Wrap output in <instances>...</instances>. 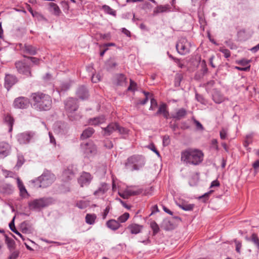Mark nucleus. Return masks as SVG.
<instances>
[{
    "label": "nucleus",
    "instance_id": "7ed1b4c3",
    "mask_svg": "<svg viewBox=\"0 0 259 259\" xmlns=\"http://www.w3.org/2000/svg\"><path fill=\"white\" fill-rule=\"evenodd\" d=\"M56 200L52 197H44L34 199L28 202L30 209L35 211H40L51 205L55 204Z\"/></svg>",
    "mask_w": 259,
    "mask_h": 259
},
{
    "label": "nucleus",
    "instance_id": "79ce46f5",
    "mask_svg": "<svg viewBox=\"0 0 259 259\" xmlns=\"http://www.w3.org/2000/svg\"><path fill=\"white\" fill-rule=\"evenodd\" d=\"M2 188L4 193L10 194L13 192L14 188L11 184H5L2 186Z\"/></svg>",
    "mask_w": 259,
    "mask_h": 259
},
{
    "label": "nucleus",
    "instance_id": "49530a36",
    "mask_svg": "<svg viewBox=\"0 0 259 259\" xmlns=\"http://www.w3.org/2000/svg\"><path fill=\"white\" fill-rule=\"evenodd\" d=\"M150 227L153 231V236H155L160 231L159 226L154 221L150 223Z\"/></svg>",
    "mask_w": 259,
    "mask_h": 259
},
{
    "label": "nucleus",
    "instance_id": "e2e57ef3",
    "mask_svg": "<svg viewBox=\"0 0 259 259\" xmlns=\"http://www.w3.org/2000/svg\"><path fill=\"white\" fill-rule=\"evenodd\" d=\"M251 62L250 60H247L246 59H242L241 60L237 61V63L243 66H245L249 64Z\"/></svg>",
    "mask_w": 259,
    "mask_h": 259
},
{
    "label": "nucleus",
    "instance_id": "cd10ccee",
    "mask_svg": "<svg viewBox=\"0 0 259 259\" xmlns=\"http://www.w3.org/2000/svg\"><path fill=\"white\" fill-rule=\"evenodd\" d=\"M95 133V130L93 127H89L85 129L80 135L81 140H85L92 136Z\"/></svg>",
    "mask_w": 259,
    "mask_h": 259
},
{
    "label": "nucleus",
    "instance_id": "5701e85b",
    "mask_svg": "<svg viewBox=\"0 0 259 259\" xmlns=\"http://www.w3.org/2000/svg\"><path fill=\"white\" fill-rule=\"evenodd\" d=\"M187 114V110L183 108H180L177 110L175 114H171L170 118L175 119L177 120H179L183 118H184Z\"/></svg>",
    "mask_w": 259,
    "mask_h": 259
},
{
    "label": "nucleus",
    "instance_id": "c9c22d12",
    "mask_svg": "<svg viewBox=\"0 0 259 259\" xmlns=\"http://www.w3.org/2000/svg\"><path fill=\"white\" fill-rule=\"evenodd\" d=\"M116 131H117L120 135H122L123 138H125V136L128 135L129 130L127 128L120 126L118 123Z\"/></svg>",
    "mask_w": 259,
    "mask_h": 259
},
{
    "label": "nucleus",
    "instance_id": "69168bd1",
    "mask_svg": "<svg viewBox=\"0 0 259 259\" xmlns=\"http://www.w3.org/2000/svg\"><path fill=\"white\" fill-rule=\"evenodd\" d=\"M220 51L222 52L223 54H224V56L226 58H229L231 56L230 51L228 49L225 48H220Z\"/></svg>",
    "mask_w": 259,
    "mask_h": 259
},
{
    "label": "nucleus",
    "instance_id": "f03ea898",
    "mask_svg": "<svg viewBox=\"0 0 259 259\" xmlns=\"http://www.w3.org/2000/svg\"><path fill=\"white\" fill-rule=\"evenodd\" d=\"M204 154L198 149L188 148L181 152V161L186 164L197 165L203 160Z\"/></svg>",
    "mask_w": 259,
    "mask_h": 259
},
{
    "label": "nucleus",
    "instance_id": "0e129e2a",
    "mask_svg": "<svg viewBox=\"0 0 259 259\" xmlns=\"http://www.w3.org/2000/svg\"><path fill=\"white\" fill-rule=\"evenodd\" d=\"M195 99L198 102H200V103H204L205 100L203 96L202 95L198 94L197 92L195 93Z\"/></svg>",
    "mask_w": 259,
    "mask_h": 259
},
{
    "label": "nucleus",
    "instance_id": "338daca9",
    "mask_svg": "<svg viewBox=\"0 0 259 259\" xmlns=\"http://www.w3.org/2000/svg\"><path fill=\"white\" fill-rule=\"evenodd\" d=\"M149 149L152 150L153 152H154L157 156H160V154L159 151L156 149L154 144L153 143L150 144L148 146Z\"/></svg>",
    "mask_w": 259,
    "mask_h": 259
},
{
    "label": "nucleus",
    "instance_id": "5fc2aeb1",
    "mask_svg": "<svg viewBox=\"0 0 259 259\" xmlns=\"http://www.w3.org/2000/svg\"><path fill=\"white\" fill-rule=\"evenodd\" d=\"M89 205V202L84 200L78 201L76 203V206L80 209H84Z\"/></svg>",
    "mask_w": 259,
    "mask_h": 259
},
{
    "label": "nucleus",
    "instance_id": "052dcab7",
    "mask_svg": "<svg viewBox=\"0 0 259 259\" xmlns=\"http://www.w3.org/2000/svg\"><path fill=\"white\" fill-rule=\"evenodd\" d=\"M104 146L108 149H111L113 147L112 142L109 140H105L103 141Z\"/></svg>",
    "mask_w": 259,
    "mask_h": 259
},
{
    "label": "nucleus",
    "instance_id": "680f3d73",
    "mask_svg": "<svg viewBox=\"0 0 259 259\" xmlns=\"http://www.w3.org/2000/svg\"><path fill=\"white\" fill-rule=\"evenodd\" d=\"M100 37L104 40H110L111 39V34L110 32H108L107 33H100Z\"/></svg>",
    "mask_w": 259,
    "mask_h": 259
},
{
    "label": "nucleus",
    "instance_id": "6e6552de",
    "mask_svg": "<svg viewBox=\"0 0 259 259\" xmlns=\"http://www.w3.org/2000/svg\"><path fill=\"white\" fill-rule=\"evenodd\" d=\"M40 182H39V186L42 188H46L50 185L54 181L55 176L48 171H44V173L38 177Z\"/></svg>",
    "mask_w": 259,
    "mask_h": 259
},
{
    "label": "nucleus",
    "instance_id": "c756f323",
    "mask_svg": "<svg viewBox=\"0 0 259 259\" xmlns=\"http://www.w3.org/2000/svg\"><path fill=\"white\" fill-rule=\"evenodd\" d=\"M142 228V226L136 224H131L127 227V229L130 230V232L133 234L139 233Z\"/></svg>",
    "mask_w": 259,
    "mask_h": 259
},
{
    "label": "nucleus",
    "instance_id": "6ab92c4d",
    "mask_svg": "<svg viewBox=\"0 0 259 259\" xmlns=\"http://www.w3.org/2000/svg\"><path fill=\"white\" fill-rule=\"evenodd\" d=\"M162 114L163 116L166 119L170 118L169 113L167 110V105L165 103H162L159 106L157 111L155 113V116H158Z\"/></svg>",
    "mask_w": 259,
    "mask_h": 259
},
{
    "label": "nucleus",
    "instance_id": "8fccbe9b",
    "mask_svg": "<svg viewBox=\"0 0 259 259\" xmlns=\"http://www.w3.org/2000/svg\"><path fill=\"white\" fill-rule=\"evenodd\" d=\"M253 137V134L251 133L248 134L245 137V139L243 143V145L244 147H247L252 142V138Z\"/></svg>",
    "mask_w": 259,
    "mask_h": 259
},
{
    "label": "nucleus",
    "instance_id": "a18cd8bd",
    "mask_svg": "<svg viewBox=\"0 0 259 259\" xmlns=\"http://www.w3.org/2000/svg\"><path fill=\"white\" fill-rule=\"evenodd\" d=\"M106 67L108 70L114 69L118 64L112 59L108 60L106 63Z\"/></svg>",
    "mask_w": 259,
    "mask_h": 259
},
{
    "label": "nucleus",
    "instance_id": "473e14b6",
    "mask_svg": "<svg viewBox=\"0 0 259 259\" xmlns=\"http://www.w3.org/2000/svg\"><path fill=\"white\" fill-rule=\"evenodd\" d=\"M101 10L106 14L111 15L113 17L116 16V11L108 5H104L102 6Z\"/></svg>",
    "mask_w": 259,
    "mask_h": 259
},
{
    "label": "nucleus",
    "instance_id": "7c9ffc66",
    "mask_svg": "<svg viewBox=\"0 0 259 259\" xmlns=\"http://www.w3.org/2000/svg\"><path fill=\"white\" fill-rule=\"evenodd\" d=\"M162 226L164 230L166 231L173 230L175 228V225L174 223L169 219H166L163 220Z\"/></svg>",
    "mask_w": 259,
    "mask_h": 259
},
{
    "label": "nucleus",
    "instance_id": "9b49d317",
    "mask_svg": "<svg viewBox=\"0 0 259 259\" xmlns=\"http://www.w3.org/2000/svg\"><path fill=\"white\" fill-rule=\"evenodd\" d=\"M65 109L67 113L76 111L78 108L77 99L73 98H69L64 101Z\"/></svg>",
    "mask_w": 259,
    "mask_h": 259
},
{
    "label": "nucleus",
    "instance_id": "b1692460",
    "mask_svg": "<svg viewBox=\"0 0 259 259\" xmlns=\"http://www.w3.org/2000/svg\"><path fill=\"white\" fill-rule=\"evenodd\" d=\"M49 10L54 15L59 16L61 14V11L59 6L55 3H49L48 4Z\"/></svg>",
    "mask_w": 259,
    "mask_h": 259
},
{
    "label": "nucleus",
    "instance_id": "bf43d9fd",
    "mask_svg": "<svg viewBox=\"0 0 259 259\" xmlns=\"http://www.w3.org/2000/svg\"><path fill=\"white\" fill-rule=\"evenodd\" d=\"M8 259H17L19 255V251L18 250L11 251Z\"/></svg>",
    "mask_w": 259,
    "mask_h": 259
},
{
    "label": "nucleus",
    "instance_id": "2f4dec72",
    "mask_svg": "<svg viewBox=\"0 0 259 259\" xmlns=\"http://www.w3.org/2000/svg\"><path fill=\"white\" fill-rule=\"evenodd\" d=\"M108 190V185L106 183H102L101 187L94 192V195L95 196L103 195Z\"/></svg>",
    "mask_w": 259,
    "mask_h": 259
},
{
    "label": "nucleus",
    "instance_id": "c85d7f7f",
    "mask_svg": "<svg viewBox=\"0 0 259 259\" xmlns=\"http://www.w3.org/2000/svg\"><path fill=\"white\" fill-rule=\"evenodd\" d=\"M33 17L36 18L37 21L41 22L42 24L49 22L48 20L41 14L35 12L33 13L31 9L29 10Z\"/></svg>",
    "mask_w": 259,
    "mask_h": 259
},
{
    "label": "nucleus",
    "instance_id": "09e8293b",
    "mask_svg": "<svg viewBox=\"0 0 259 259\" xmlns=\"http://www.w3.org/2000/svg\"><path fill=\"white\" fill-rule=\"evenodd\" d=\"M183 79V76L182 74L177 73L175 75L174 85L176 87H179L181 85V82Z\"/></svg>",
    "mask_w": 259,
    "mask_h": 259
},
{
    "label": "nucleus",
    "instance_id": "de8ad7c7",
    "mask_svg": "<svg viewBox=\"0 0 259 259\" xmlns=\"http://www.w3.org/2000/svg\"><path fill=\"white\" fill-rule=\"evenodd\" d=\"M214 192L213 190H211L208 192L204 193L203 195L199 197L198 199L201 200L202 202L205 203L209 199V196L211 194H212Z\"/></svg>",
    "mask_w": 259,
    "mask_h": 259
},
{
    "label": "nucleus",
    "instance_id": "4c0bfd02",
    "mask_svg": "<svg viewBox=\"0 0 259 259\" xmlns=\"http://www.w3.org/2000/svg\"><path fill=\"white\" fill-rule=\"evenodd\" d=\"M14 220H15V217L13 218L12 221L9 223L10 229L14 233H15L16 234L19 236L23 240H24L25 238H24V236L19 232H18V230L15 228V226L14 224Z\"/></svg>",
    "mask_w": 259,
    "mask_h": 259
},
{
    "label": "nucleus",
    "instance_id": "ea45409f",
    "mask_svg": "<svg viewBox=\"0 0 259 259\" xmlns=\"http://www.w3.org/2000/svg\"><path fill=\"white\" fill-rule=\"evenodd\" d=\"M246 239L247 241H250L252 242L257 247L258 249H259V238L255 233H253L250 238L246 237Z\"/></svg>",
    "mask_w": 259,
    "mask_h": 259
},
{
    "label": "nucleus",
    "instance_id": "2eb2a0df",
    "mask_svg": "<svg viewBox=\"0 0 259 259\" xmlns=\"http://www.w3.org/2000/svg\"><path fill=\"white\" fill-rule=\"evenodd\" d=\"M18 81V79L15 75L11 74H6L4 83L5 87L7 91H9Z\"/></svg>",
    "mask_w": 259,
    "mask_h": 259
},
{
    "label": "nucleus",
    "instance_id": "a19ab883",
    "mask_svg": "<svg viewBox=\"0 0 259 259\" xmlns=\"http://www.w3.org/2000/svg\"><path fill=\"white\" fill-rule=\"evenodd\" d=\"M170 7L168 5L165 6H157L156 9L154 10V14H157L159 13H163L168 11Z\"/></svg>",
    "mask_w": 259,
    "mask_h": 259
},
{
    "label": "nucleus",
    "instance_id": "864d4df0",
    "mask_svg": "<svg viewBox=\"0 0 259 259\" xmlns=\"http://www.w3.org/2000/svg\"><path fill=\"white\" fill-rule=\"evenodd\" d=\"M130 217V214L128 212H124L123 214L119 216L117 218V221H118V223H125L129 218Z\"/></svg>",
    "mask_w": 259,
    "mask_h": 259
},
{
    "label": "nucleus",
    "instance_id": "6e6d98bb",
    "mask_svg": "<svg viewBox=\"0 0 259 259\" xmlns=\"http://www.w3.org/2000/svg\"><path fill=\"white\" fill-rule=\"evenodd\" d=\"M28 224L26 222H23L21 224V228L22 232L23 233H30V230L28 227Z\"/></svg>",
    "mask_w": 259,
    "mask_h": 259
},
{
    "label": "nucleus",
    "instance_id": "f704fd0d",
    "mask_svg": "<svg viewBox=\"0 0 259 259\" xmlns=\"http://www.w3.org/2000/svg\"><path fill=\"white\" fill-rule=\"evenodd\" d=\"M97 215L95 213H87L85 215V220L87 224L93 225L95 223Z\"/></svg>",
    "mask_w": 259,
    "mask_h": 259
},
{
    "label": "nucleus",
    "instance_id": "423d86ee",
    "mask_svg": "<svg viewBox=\"0 0 259 259\" xmlns=\"http://www.w3.org/2000/svg\"><path fill=\"white\" fill-rule=\"evenodd\" d=\"M80 146L81 151L85 157H93L97 153V147L93 141L90 140L87 142H82Z\"/></svg>",
    "mask_w": 259,
    "mask_h": 259
},
{
    "label": "nucleus",
    "instance_id": "9d476101",
    "mask_svg": "<svg viewBox=\"0 0 259 259\" xmlns=\"http://www.w3.org/2000/svg\"><path fill=\"white\" fill-rule=\"evenodd\" d=\"M35 133L31 131H26L17 135L16 139L20 144H27L33 139Z\"/></svg>",
    "mask_w": 259,
    "mask_h": 259
},
{
    "label": "nucleus",
    "instance_id": "393cba45",
    "mask_svg": "<svg viewBox=\"0 0 259 259\" xmlns=\"http://www.w3.org/2000/svg\"><path fill=\"white\" fill-rule=\"evenodd\" d=\"M115 79L116 84L118 86L125 85L127 83V78L123 73H118L116 74Z\"/></svg>",
    "mask_w": 259,
    "mask_h": 259
},
{
    "label": "nucleus",
    "instance_id": "bb28decb",
    "mask_svg": "<svg viewBox=\"0 0 259 259\" xmlns=\"http://www.w3.org/2000/svg\"><path fill=\"white\" fill-rule=\"evenodd\" d=\"M72 83V81H63L60 84L59 88L58 89L60 94L64 93L67 91L71 87Z\"/></svg>",
    "mask_w": 259,
    "mask_h": 259
},
{
    "label": "nucleus",
    "instance_id": "39448f33",
    "mask_svg": "<svg viewBox=\"0 0 259 259\" xmlns=\"http://www.w3.org/2000/svg\"><path fill=\"white\" fill-rule=\"evenodd\" d=\"M145 164V157L141 155H133L127 159L125 166L132 167V170H138Z\"/></svg>",
    "mask_w": 259,
    "mask_h": 259
},
{
    "label": "nucleus",
    "instance_id": "4be33fe9",
    "mask_svg": "<svg viewBox=\"0 0 259 259\" xmlns=\"http://www.w3.org/2000/svg\"><path fill=\"white\" fill-rule=\"evenodd\" d=\"M106 226L108 228L114 231L118 230L121 226L118 221L115 219H110L107 221Z\"/></svg>",
    "mask_w": 259,
    "mask_h": 259
},
{
    "label": "nucleus",
    "instance_id": "aec40b11",
    "mask_svg": "<svg viewBox=\"0 0 259 259\" xmlns=\"http://www.w3.org/2000/svg\"><path fill=\"white\" fill-rule=\"evenodd\" d=\"M213 101L217 104H220L225 101V98L220 91L215 89L213 90L212 95Z\"/></svg>",
    "mask_w": 259,
    "mask_h": 259
},
{
    "label": "nucleus",
    "instance_id": "20e7f679",
    "mask_svg": "<svg viewBox=\"0 0 259 259\" xmlns=\"http://www.w3.org/2000/svg\"><path fill=\"white\" fill-rule=\"evenodd\" d=\"M15 66L18 73L26 77H31L32 76L31 72L32 65L30 61L26 58L25 59L15 62Z\"/></svg>",
    "mask_w": 259,
    "mask_h": 259
},
{
    "label": "nucleus",
    "instance_id": "1a4fd4ad",
    "mask_svg": "<svg viewBox=\"0 0 259 259\" xmlns=\"http://www.w3.org/2000/svg\"><path fill=\"white\" fill-rule=\"evenodd\" d=\"M18 46L22 55L34 56L37 53L38 50L36 46L27 43L24 44L20 43Z\"/></svg>",
    "mask_w": 259,
    "mask_h": 259
},
{
    "label": "nucleus",
    "instance_id": "774afa93",
    "mask_svg": "<svg viewBox=\"0 0 259 259\" xmlns=\"http://www.w3.org/2000/svg\"><path fill=\"white\" fill-rule=\"evenodd\" d=\"M194 122L195 124L197 130L201 131L204 130V128L203 126L199 121L195 119H194Z\"/></svg>",
    "mask_w": 259,
    "mask_h": 259
},
{
    "label": "nucleus",
    "instance_id": "f257e3e1",
    "mask_svg": "<svg viewBox=\"0 0 259 259\" xmlns=\"http://www.w3.org/2000/svg\"><path fill=\"white\" fill-rule=\"evenodd\" d=\"M30 98L32 107L37 111H48L52 107L51 97L47 94L37 92L32 93Z\"/></svg>",
    "mask_w": 259,
    "mask_h": 259
},
{
    "label": "nucleus",
    "instance_id": "37998d69",
    "mask_svg": "<svg viewBox=\"0 0 259 259\" xmlns=\"http://www.w3.org/2000/svg\"><path fill=\"white\" fill-rule=\"evenodd\" d=\"M125 190L129 197L131 196L138 195L143 193V189H139L137 190H133L132 189H126Z\"/></svg>",
    "mask_w": 259,
    "mask_h": 259
},
{
    "label": "nucleus",
    "instance_id": "13d9d810",
    "mask_svg": "<svg viewBox=\"0 0 259 259\" xmlns=\"http://www.w3.org/2000/svg\"><path fill=\"white\" fill-rule=\"evenodd\" d=\"M170 143V140L168 135H164L162 137V145L164 147L168 146Z\"/></svg>",
    "mask_w": 259,
    "mask_h": 259
},
{
    "label": "nucleus",
    "instance_id": "a878e982",
    "mask_svg": "<svg viewBox=\"0 0 259 259\" xmlns=\"http://www.w3.org/2000/svg\"><path fill=\"white\" fill-rule=\"evenodd\" d=\"M4 120V123L9 127V132H11L13 130V126L14 122L13 117L9 114H7L5 115Z\"/></svg>",
    "mask_w": 259,
    "mask_h": 259
},
{
    "label": "nucleus",
    "instance_id": "4d7b16f0",
    "mask_svg": "<svg viewBox=\"0 0 259 259\" xmlns=\"http://www.w3.org/2000/svg\"><path fill=\"white\" fill-rule=\"evenodd\" d=\"M201 69L200 70L202 75L204 76L205 74H206L208 72V68L207 67L206 63L205 60H203L202 61L201 64Z\"/></svg>",
    "mask_w": 259,
    "mask_h": 259
},
{
    "label": "nucleus",
    "instance_id": "f8f14e48",
    "mask_svg": "<svg viewBox=\"0 0 259 259\" xmlns=\"http://www.w3.org/2000/svg\"><path fill=\"white\" fill-rule=\"evenodd\" d=\"M93 176L90 173L83 171L81 173L79 177L78 178V183L80 187L87 186L90 185L93 180Z\"/></svg>",
    "mask_w": 259,
    "mask_h": 259
},
{
    "label": "nucleus",
    "instance_id": "603ef678",
    "mask_svg": "<svg viewBox=\"0 0 259 259\" xmlns=\"http://www.w3.org/2000/svg\"><path fill=\"white\" fill-rule=\"evenodd\" d=\"M137 83L132 79H130V85L127 89V91L135 92L137 90Z\"/></svg>",
    "mask_w": 259,
    "mask_h": 259
},
{
    "label": "nucleus",
    "instance_id": "412c9836",
    "mask_svg": "<svg viewBox=\"0 0 259 259\" xmlns=\"http://www.w3.org/2000/svg\"><path fill=\"white\" fill-rule=\"evenodd\" d=\"M105 121V118L104 115L99 116L97 117L90 118L88 119V123L91 125L96 126L102 124Z\"/></svg>",
    "mask_w": 259,
    "mask_h": 259
},
{
    "label": "nucleus",
    "instance_id": "f3484780",
    "mask_svg": "<svg viewBox=\"0 0 259 259\" xmlns=\"http://www.w3.org/2000/svg\"><path fill=\"white\" fill-rule=\"evenodd\" d=\"M11 146L7 142H0V158H4L10 153Z\"/></svg>",
    "mask_w": 259,
    "mask_h": 259
},
{
    "label": "nucleus",
    "instance_id": "58836bf2",
    "mask_svg": "<svg viewBox=\"0 0 259 259\" xmlns=\"http://www.w3.org/2000/svg\"><path fill=\"white\" fill-rule=\"evenodd\" d=\"M23 57L30 61L32 66L33 65H38L39 64L40 60L38 58L34 57L32 56H28L25 55H23Z\"/></svg>",
    "mask_w": 259,
    "mask_h": 259
},
{
    "label": "nucleus",
    "instance_id": "dca6fc26",
    "mask_svg": "<svg viewBox=\"0 0 259 259\" xmlns=\"http://www.w3.org/2000/svg\"><path fill=\"white\" fill-rule=\"evenodd\" d=\"M118 122H112L110 123L106 127H102V135L104 137L109 136L117 130Z\"/></svg>",
    "mask_w": 259,
    "mask_h": 259
},
{
    "label": "nucleus",
    "instance_id": "ddd939ff",
    "mask_svg": "<svg viewBox=\"0 0 259 259\" xmlns=\"http://www.w3.org/2000/svg\"><path fill=\"white\" fill-rule=\"evenodd\" d=\"M29 104V100L24 97H19L16 98L13 102V106L15 108L26 109Z\"/></svg>",
    "mask_w": 259,
    "mask_h": 259
},
{
    "label": "nucleus",
    "instance_id": "e433bc0d",
    "mask_svg": "<svg viewBox=\"0 0 259 259\" xmlns=\"http://www.w3.org/2000/svg\"><path fill=\"white\" fill-rule=\"evenodd\" d=\"M67 115L69 120L72 121L79 120L82 117L80 113H75L74 112L68 113Z\"/></svg>",
    "mask_w": 259,
    "mask_h": 259
},
{
    "label": "nucleus",
    "instance_id": "3c124183",
    "mask_svg": "<svg viewBox=\"0 0 259 259\" xmlns=\"http://www.w3.org/2000/svg\"><path fill=\"white\" fill-rule=\"evenodd\" d=\"M179 207L183 210L185 211L192 210L194 207L195 205L194 204H185L182 203L180 204Z\"/></svg>",
    "mask_w": 259,
    "mask_h": 259
},
{
    "label": "nucleus",
    "instance_id": "72a5a7b5",
    "mask_svg": "<svg viewBox=\"0 0 259 259\" xmlns=\"http://www.w3.org/2000/svg\"><path fill=\"white\" fill-rule=\"evenodd\" d=\"M5 242L10 251L15 248L16 244L15 241L12 239L9 238L7 235H5Z\"/></svg>",
    "mask_w": 259,
    "mask_h": 259
},
{
    "label": "nucleus",
    "instance_id": "4468645a",
    "mask_svg": "<svg viewBox=\"0 0 259 259\" xmlns=\"http://www.w3.org/2000/svg\"><path fill=\"white\" fill-rule=\"evenodd\" d=\"M69 126L67 123L65 122H57L54 125V131L58 134L65 135L68 133Z\"/></svg>",
    "mask_w": 259,
    "mask_h": 259
},
{
    "label": "nucleus",
    "instance_id": "c03bdc74",
    "mask_svg": "<svg viewBox=\"0 0 259 259\" xmlns=\"http://www.w3.org/2000/svg\"><path fill=\"white\" fill-rule=\"evenodd\" d=\"M25 160L23 155L21 154H18L17 155V163L15 165V167H17L19 169L20 167L22 166V165L25 162Z\"/></svg>",
    "mask_w": 259,
    "mask_h": 259
},
{
    "label": "nucleus",
    "instance_id": "a211bd4d",
    "mask_svg": "<svg viewBox=\"0 0 259 259\" xmlns=\"http://www.w3.org/2000/svg\"><path fill=\"white\" fill-rule=\"evenodd\" d=\"M76 95L78 98L82 100L88 99L89 96L88 90L83 85H80L77 88Z\"/></svg>",
    "mask_w": 259,
    "mask_h": 259
},
{
    "label": "nucleus",
    "instance_id": "0eeeda50",
    "mask_svg": "<svg viewBox=\"0 0 259 259\" xmlns=\"http://www.w3.org/2000/svg\"><path fill=\"white\" fill-rule=\"evenodd\" d=\"M191 42L185 37L179 39L176 45L177 52L181 55H186L191 52Z\"/></svg>",
    "mask_w": 259,
    "mask_h": 259
}]
</instances>
